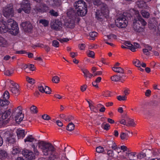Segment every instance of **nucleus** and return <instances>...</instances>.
<instances>
[{
  "mask_svg": "<svg viewBox=\"0 0 160 160\" xmlns=\"http://www.w3.org/2000/svg\"><path fill=\"white\" fill-rule=\"evenodd\" d=\"M38 147L40 148L43 155L49 156V160H57L59 154L56 151V149L51 143L41 141L38 143Z\"/></svg>",
  "mask_w": 160,
  "mask_h": 160,
  "instance_id": "nucleus-1",
  "label": "nucleus"
},
{
  "mask_svg": "<svg viewBox=\"0 0 160 160\" xmlns=\"http://www.w3.org/2000/svg\"><path fill=\"white\" fill-rule=\"evenodd\" d=\"M5 22H0V33H4L8 32L12 35H16L19 32V28L17 22L14 20L9 18L7 23Z\"/></svg>",
  "mask_w": 160,
  "mask_h": 160,
  "instance_id": "nucleus-2",
  "label": "nucleus"
},
{
  "mask_svg": "<svg viewBox=\"0 0 160 160\" xmlns=\"http://www.w3.org/2000/svg\"><path fill=\"white\" fill-rule=\"evenodd\" d=\"M73 9L77 15L81 17L85 16L87 13L86 3L83 0H79L73 3Z\"/></svg>",
  "mask_w": 160,
  "mask_h": 160,
  "instance_id": "nucleus-3",
  "label": "nucleus"
},
{
  "mask_svg": "<svg viewBox=\"0 0 160 160\" xmlns=\"http://www.w3.org/2000/svg\"><path fill=\"white\" fill-rule=\"evenodd\" d=\"M133 23L134 30L138 32L143 31L144 28L143 27L146 25L147 22L139 14L138 15L137 18L135 19Z\"/></svg>",
  "mask_w": 160,
  "mask_h": 160,
  "instance_id": "nucleus-4",
  "label": "nucleus"
},
{
  "mask_svg": "<svg viewBox=\"0 0 160 160\" xmlns=\"http://www.w3.org/2000/svg\"><path fill=\"white\" fill-rule=\"evenodd\" d=\"M32 147L33 148L34 154L33 152L30 150L25 149L22 151V154L24 157L27 158L28 160H32L35 158V156L39 154V152L37 148V146L34 144L32 145Z\"/></svg>",
  "mask_w": 160,
  "mask_h": 160,
  "instance_id": "nucleus-5",
  "label": "nucleus"
},
{
  "mask_svg": "<svg viewBox=\"0 0 160 160\" xmlns=\"http://www.w3.org/2000/svg\"><path fill=\"white\" fill-rule=\"evenodd\" d=\"M126 13H124L122 15L118 17L115 20V23L117 26L121 28H126L128 24V22L127 20Z\"/></svg>",
  "mask_w": 160,
  "mask_h": 160,
  "instance_id": "nucleus-6",
  "label": "nucleus"
},
{
  "mask_svg": "<svg viewBox=\"0 0 160 160\" xmlns=\"http://www.w3.org/2000/svg\"><path fill=\"white\" fill-rule=\"evenodd\" d=\"M3 137V138L5 139L6 143L8 145L13 144L15 142V138L12 136V134L9 132H6L4 133Z\"/></svg>",
  "mask_w": 160,
  "mask_h": 160,
  "instance_id": "nucleus-7",
  "label": "nucleus"
},
{
  "mask_svg": "<svg viewBox=\"0 0 160 160\" xmlns=\"http://www.w3.org/2000/svg\"><path fill=\"white\" fill-rule=\"evenodd\" d=\"M11 113V112L9 110L6 111L2 114L0 118V121L2 122V125H5L9 122Z\"/></svg>",
  "mask_w": 160,
  "mask_h": 160,
  "instance_id": "nucleus-8",
  "label": "nucleus"
},
{
  "mask_svg": "<svg viewBox=\"0 0 160 160\" xmlns=\"http://www.w3.org/2000/svg\"><path fill=\"white\" fill-rule=\"evenodd\" d=\"M3 15L6 17H8L9 16H13L14 15V10L13 6L8 5L6 7L3 8L2 11Z\"/></svg>",
  "mask_w": 160,
  "mask_h": 160,
  "instance_id": "nucleus-9",
  "label": "nucleus"
},
{
  "mask_svg": "<svg viewBox=\"0 0 160 160\" xmlns=\"http://www.w3.org/2000/svg\"><path fill=\"white\" fill-rule=\"evenodd\" d=\"M21 109L22 107L19 106L17 108V109L15 111L16 113H17L15 117V119L16 121L18 123L22 121L24 117V114L22 113Z\"/></svg>",
  "mask_w": 160,
  "mask_h": 160,
  "instance_id": "nucleus-10",
  "label": "nucleus"
},
{
  "mask_svg": "<svg viewBox=\"0 0 160 160\" xmlns=\"http://www.w3.org/2000/svg\"><path fill=\"white\" fill-rule=\"evenodd\" d=\"M21 26L26 32H31L33 28L32 24L29 22H25L21 23Z\"/></svg>",
  "mask_w": 160,
  "mask_h": 160,
  "instance_id": "nucleus-11",
  "label": "nucleus"
},
{
  "mask_svg": "<svg viewBox=\"0 0 160 160\" xmlns=\"http://www.w3.org/2000/svg\"><path fill=\"white\" fill-rule=\"evenodd\" d=\"M24 1L21 4L22 9L26 13H29L30 11V6L29 0H23Z\"/></svg>",
  "mask_w": 160,
  "mask_h": 160,
  "instance_id": "nucleus-12",
  "label": "nucleus"
},
{
  "mask_svg": "<svg viewBox=\"0 0 160 160\" xmlns=\"http://www.w3.org/2000/svg\"><path fill=\"white\" fill-rule=\"evenodd\" d=\"M51 24V28L53 30H59L62 28V22L58 19L54 20Z\"/></svg>",
  "mask_w": 160,
  "mask_h": 160,
  "instance_id": "nucleus-13",
  "label": "nucleus"
},
{
  "mask_svg": "<svg viewBox=\"0 0 160 160\" xmlns=\"http://www.w3.org/2000/svg\"><path fill=\"white\" fill-rule=\"evenodd\" d=\"M38 89L39 91L42 93L45 92L47 94H50L51 93V90L50 88L44 86L43 84L39 85L38 86Z\"/></svg>",
  "mask_w": 160,
  "mask_h": 160,
  "instance_id": "nucleus-14",
  "label": "nucleus"
},
{
  "mask_svg": "<svg viewBox=\"0 0 160 160\" xmlns=\"http://www.w3.org/2000/svg\"><path fill=\"white\" fill-rule=\"evenodd\" d=\"M17 135L18 139L20 138H23L25 134V131L23 129H18L16 132Z\"/></svg>",
  "mask_w": 160,
  "mask_h": 160,
  "instance_id": "nucleus-15",
  "label": "nucleus"
},
{
  "mask_svg": "<svg viewBox=\"0 0 160 160\" xmlns=\"http://www.w3.org/2000/svg\"><path fill=\"white\" fill-rule=\"evenodd\" d=\"M101 8V11L102 13L104 14H107L108 13V10L107 9V7L106 4L102 2L99 6Z\"/></svg>",
  "mask_w": 160,
  "mask_h": 160,
  "instance_id": "nucleus-16",
  "label": "nucleus"
},
{
  "mask_svg": "<svg viewBox=\"0 0 160 160\" xmlns=\"http://www.w3.org/2000/svg\"><path fill=\"white\" fill-rule=\"evenodd\" d=\"M75 22L72 19H70L68 22H66L65 23V25L67 28H70L71 29L73 28L75 26Z\"/></svg>",
  "mask_w": 160,
  "mask_h": 160,
  "instance_id": "nucleus-17",
  "label": "nucleus"
},
{
  "mask_svg": "<svg viewBox=\"0 0 160 160\" xmlns=\"http://www.w3.org/2000/svg\"><path fill=\"white\" fill-rule=\"evenodd\" d=\"M19 86L16 85V86L14 87H10L11 92L15 95H18L19 94V90L18 89Z\"/></svg>",
  "mask_w": 160,
  "mask_h": 160,
  "instance_id": "nucleus-18",
  "label": "nucleus"
},
{
  "mask_svg": "<svg viewBox=\"0 0 160 160\" xmlns=\"http://www.w3.org/2000/svg\"><path fill=\"white\" fill-rule=\"evenodd\" d=\"M81 70L84 74V77L86 78H90L93 76L92 74L90 73L89 71L85 68H82Z\"/></svg>",
  "mask_w": 160,
  "mask_h": 160,
  "instance_id": "nucleus-19",
  "label": "nucleus"
},
{
  "mask_svg": "<svg viewBox=\"0 0 160 160\" xmlns=\"http://www.w3.org/2000/svg\"><path fill=\"white\" fill-rule=\"evenodd\" d=\"M125 46H127L128 48L132 52L136 51V48L134 47V46L131 44L129 42L126 41L124 42Z\"/></svg>",
  "mask_w": 160,
  "mask_h": 160,
  "instance_id": "nucleus-20",
  "label": "nucleus"
},
{
  "mask_svg": "<svg viewBox=\"0 0 160 160\" xmlns=\"http://www.w3.org/2000/svg\"><path fill=\"white\" fill-rule=\"evenodd\" d=\"M112 68V70L115 72L122 74L124 73V69L120 67L114 66Z\"/></svg>",
  "mask_w": 160,
  "mask_h": 160,
  "instance_id": "nucleus-21",
  "label": "nucleus"
},
{
  "mask_svg": "<svg viewBox=\"0 0 160 160\" xmlns=\"http://www.w3.org/2000/svg\"><path fill=\"white\" fill-rule=\"evenodd\" d=\"M7 152L3 150H0V158L2 160L5 159L7 157Z\"/></svg>",
  "mask_w": 160,
  "mask_h": 160,
  "instance_id": "nucleus-22",
  "label": "nucleus"
},
{
  "mask_svg": "<svg viewBox=\"0 0 160 160\" xmlns=\"http://www.w3.org/2000/svg\"><path fill=\"white\" fill-rule=\"evenodd\" d=\"M126 154L127 155V156L130 160H135V158L136 157V153L135 152H131L127 153Z\"/></svg>",
  "mask_w": 160,
  "mask_h": 160,
  "instance_id": "nucleus-23",
  "label": "nucleus"
},
{
  "mask_svg": "<svg viewBox=\"0 0 160 160\" xmlns=\"http://www.w3.org/2000/svg\"><path fill=\"white\" fill-rule=\"evenodd\" d=\"M9 102L7 99H0V105L3 107L5 106L9 103Z\"/></svg>",
  "mask_w": 160,
  "mask_h": 160,
  "instance_id": "nucleus-24",
  "label": "nucleus"
},
{
  "mask_svg": "<svg viewBox=\"0 0 160 160\" xmlns=\"http://www.w3.org/2000/svg\"><path fill=\"white\" fill-rule=\"evenodd\" d=\"M35 138L33 137L32 135H30L28 136L24 140L25 142H32Z\"/></svg>",
  "mask_w": 160,
  "mask_h": 160,
  "instance_id": "nucleus-25",
  "label": "nucleus"
},
{
  "mask_svg": "<svg viewBox=\"0 0 160 160\" xmlns=\"http://www.w3.org/2000/svg\"><path fill=\"white\" fill-rule=\"evenodd\" d=\"M122 77L120 75H115L112 76L111 78V80L114 82H117L121 79V78Z\"/></svg>",
  "mask_w": 160,
  "mask_h": 160,
  "instance_id": "nucleus-26",
  "label": "nucleus"
},
{
  "mask_svg": "<svg viewBox=\"0 0 160 160\" xmlns=\"http://www.w3.org/2000/svg\"><path fill=\"white\" fill-rule=\"evenodd\" d=\"M39 22L45 27L48 26L49 23L48 21L44 19H40L39 21Z\"/></svg>",
  "mask_w": 160,
  "mask_h": 160,
  "instance_id": "nucleus-27",
  "label": "nucleus"
},
{
  "mask_svg": "<svg viewBox=\"0 0 160 160\" xmlns=\"http://www.w3.org/2000/svg\"><path fill=\"white\" fill-rule=\"evenodd\" d=\"M104 15L102 13L101 11L100 12L99 10H97L96 12V18L98 20L102 18L103 17L102 15Z\"/></svg>",
  "mask_w": 160,
  "mask_h": 160,
  "instance_id": "nucleus-28",
  "label": "nucleus"
},
{
  "mask_svg": "<svg viewBox=\"0 0 160 160\" xmlns=\"http://www.w3.org/2000/svg\"><path fill=\"white\" fill-rule=\"evenodd\" d=\"M141 12L143 17L146 18H148L150 14L148 12L145 10H142Z\"/></svg>",
  "mask_w": 160,
  "mask_h": 160,
  "instance_id": "nucleus-29",
  "label": "nucleus"
},
{
  "mask_svg": "<svg viewBox=\"0 0 160 160\" xmlns=\"http://www.w3.org/2000/svg\"><path fill=\"white\" fill-rule=\"evenodd\" d=\"M74 125L72 122H70L67 126V129L68 130L71 131L74 128Z\"/></svg>",
  "mask_w": 160,
  "mask_h": 160,
  "instance_id": "nucleus-30",
  "label": "nucleus"
},
{
  "mask_svg": "<svg viewBox=\"0 0 160 160\" xmlns=\"http://www.w3.org/2000/svg\"><path fill=\"white\" fill-rule=\"evenodd\" d=\"M138 7L140 8H144L146 5V3L143 1H141L138 2Z\"/></svg>",
  "mask_w": 160,
  "mask_h": 160,
  "instance_id": "nucleus-31",
  "label": "nucleus"
},
{
  "mask_svg": "<svg viewBox=\"0 0 160 160\" xmlns=\"http://www.w3.org/2000/svg\"><path fill=\"white\" fill-rule=\"evenodd\" d=\"M89 34L92 38L91 39L92 40H94L95 38L97 36L98 33L95 32H90Z\"/></svg>",
  "mask_w": 160,
  "mask_h": 160,
  "instance_id": "nucleus-32",
  "label": "nucleus"
},
{
  "mask_svg": "<svg viewBox=\"0 0 160 160\" xmlns=\"http://www.w3.org/2000/svg\"><path fill=\"white\" fill-rule=\"evenodd\" d=\"M102 128L105 130L107 131L108 130L110 127L109 124L107 123L105 124L102 123L101 125Z\"/></svg>",
  "mask_w": 160,
  "mask_h": 160,
  "instance_id": "nucleus-33",
  "label": "nucleus"
},
{
  "mask_svg": "<svg viewBox=\"0 0 160 160\" xmlns=\"http://www.w3.org/2000/svg\"><path fill=\"white\" fill-rule=\"evenodd\" d=\"M128 123L127 124V126H133L135 125V123L133 122V120L130 118L128 119L127 120Z\"/></svg>",
  "mask_w": 160,
  "mask_h": 160,
  "instance_id": "nucleus-34",
  "label": "nucleus"
},
{
  "mask_svg": "<svg viewBox=\"0 0 160 160\" xmlns=\"http://www.w3.org/2000/svg\"><path fill=\"white\" fill-rule=\"evenodd\" d=\"M51 15L52 16L57 17L58 16V13L57 12L55 11L53 9L50 10L49 12Z\"/></svg>",
  "mask_w": 160,
  "mask_h": 160,
  "instance_id": "nucleus-35",
  "label": "nucleus"
},
{
  "mask_svg": "<svg viewBox=\"0 0 160 160\" xmlns=\"http://www.w3.org/2000/svg\"><path fill=\"white\" fill-rule=\"evenodd\" d=\"M120 137L122 140H127L128 136L126 133L122 132L120 134Z\"/></svg>",
  "mask_w": 160,
  "mask_h": 160,
  "instance_id": "nucleus-36",
  "label": "nucleus"
},
{
  "mask_svg": "<svg viewBox=\"0 0 160 160\" xmlns=\"http://www.w3.org/2000/svg\"><path fill=\"white\" fill-rule=\"evenodd\" d=\"M96 151L98 153H103L104 152V149L101 146H99L96 148Z\"/></svg>",
  "mask_w": 160,
  "mask_h": 160,
  "instance_id": "nucleus-37",
  "label": "nucleus"
},
{
  "mask_svg": "<svg viewBox=\"0 0 160 160\" xmlns=\"http://www.w3.org/2000/svg\"><path fill=\"white\" fill-rule=\"evenodd\" d=\"M9 93L8 91H5L3 95V98L8 99L9 98Z\"/></svg>",
  "mask_w": 160,
  "mask_h": 160,
  "instance_id": "nucleus-38",
  "label": "nucleus"
},
{
  "mask_svg": "<svg viewBox=\"0 0 160 160\" xmlns=\"http://www.w3.org/2000/svg\"><path fill=\"white\" fill-rule=\"evenodd\" d=\"M12 154L14 156L18 154L20 152L19 149L17 148H14L12 151Z\"/></svg>",
  "mask_w": 160,
  "mask_h": 160,
  "instance_id": "nucleus-39",
  "label": "nucleus"
},
{
  "mask_svg": "<svg viewBox=\"0 0 160 160\" xmlns=\"http://www.w3.org/2000/svg\"><path fill=\"white\" fill-rule=\"evenodd\" d=\"M52 45L53 46L56 48H58L59 47V42L57 40H54L52 42Z\"/></svg>",
  "mask_w": 160,
  "mask_h": 160,
  "instance_id": "nucleus-40",
  "label": "nucleus"
},
{
  "mask_svg": "<svg viewBox=\"0 0 160 160\" xmlns=\"http://www.w3.org/2000/svg\"><path fill=\"white\" fill-rule=\"evenodd\" d=\"M52 80L53 82L55 83H58L60 79L58 77L55 76L53 77Z\"/></svg>",
  "mask_w": 160,
  "mask_h": 160,
  "instance_id": "nucleus-41",
  "label": "nucleus"
},
{
  "mask_svg": "<svg viewBox=\"0 0 160 160\" xmlns=\"http://www.w3.org/2000/svg\"><path fill=\"white\" fill-rule=\"evenodd\" d=\"M30 110L32 112L34 113H36L38 112V111L37 110V108L34 105L31 107Z\"/></svg>",
  "mask_w": 160,
  "mask_h": 160,
  "instance_id": "nucleus-42",
  "label": "nucleus"
},
{
  "mask_svg": "<svg viewBox=\"0 0 160 160\" xmlns=\"http://www.w3.org/2000/svg\"><path fill=\"white\" fill-rule=\"evenodd\" d=\"M97 107H101V108L99 110L100 112H103L105 111V107L101 104H98L97 105Z\"/></svg>",
  "mask_w": 160,
  "mask_h": 160,
  "instance_id": "nucleus-43",
  "label": "nucleus"
},
{
  "mask_svg": "<svg viewBox=\"0 0 160 160\" xmlns=\"http://www.w3.org/2000/svg\"><path fill=\"white\" fill-rule=\"evenodd\" d=\"M127 97L125 96L119 95L117 96V99L119 101H124L126 100Z\"/></svg>",
  "mask_w": 160,
  "mask_h": 160,
  "instance_id": "nucleus-44",
  "label": "nucleus"
},
{
  "mask_svg": "<svg viewBox=\"0 0 160 160\" xmlns=\"http://www.w3.org/2000/svg\"><path fill=\"white\" fill-rule=\"evenodd\" d=\"M88 55L89 57L93 58L95 57V53L93 51L89 50L88 53Z\"/></svg>",
  "mask_w": 160,
  "mask_h": 160,
  "instance_id": "nucleus-45",
  "label": "nucleus"
},
{
  "mask_svg": "<svg viewBox=\"0 0 160 160\" xmlns=\"http://www.w3.org/2000/svg\"><path fill=\"white\" fill-rule=\"evenodd\" d=\"M101 0H94L93 2V4L97 6H99L102 3Z\"/></svg>",
  "mask_w": 160,
  "mask_h": 160,
  "instance_id": "nucleus-46",
  "label": "nucleus"
},
{
  "mask_svg": "<svg viewBox=\"0 0 160 160\" xmlns=\"http://www.w3.org/2000/svg\"><path fill=\"white\" fill-rule=\"evenodd\" d=\"M26 79L27 82L31 84H33L35 83L34 80L32 78L27 77L26 78Z\"/></svg>",
  "mask_w": 160,
  "mask_h": 160,
  "instance_id": "nucleus-47",
  "label": "nucleus"
},
{
  "mask_svg": "<svg viewBox=\"0 0 160 160\" xmlns=\"http://www.w3.org/2000/svg\"><path fill=\"white\" fill-rule=\"evenodd\" d=\"M42 119L45 120H51L52 121V120L51 119V118L50 117V116L47 114L43 115L42 116Z\"/></svg>",
  "mask_w": 160,
  "mask_h": 160,
  "instance_id": "nucleus-48",
  "label": "nucleus"
},
{
  "mask_svg": "<svg viewBox=\"0 0 160 160\" xmlns=\"http://www.w3.org/2000/svg\"><path fill=\"white\" fill-rule=\"evenodd\" d=\"M74 119V117L71 115L68 116L65 119V121L67 122H70Z\"/></svg>",
  "mask_w": 160,
  "mask_h": 160,
  "instance_id": "nucleus-49",
  "label": "nucleus"
},
{
  "mask_svg": "<svg viewBox=\"0 0 160 160\" xmlns=\"http://www.w3.org/2000/svg\"><path fill=\"white\" fill-rule=\"evenodd\" d=\"M133 63L137 67H139L141 66V62L138 60H137L136 61H133Z\"/></svg>",
  "mask_w": 160,
  "mask_h": 160,
  "instance_id": "nucleus-50",
  "label": "nucleus"
},
{
  "mask_svg": "<svg viewBox=\"0 0 160 160\" xmlns=\"http://www.w3.org/2000/svg\"><path fill=\"white\" fill-rule=\"evenodd\" d=\"M28 65L23 64L21 66V68L22 69L25 70V71L28 72L27 71V70L28 69Z\"/></svg>",
  "mask_w": 160,
  "mask_h": 160,
  "instance_id": "nucleus-51",
  "label": "nucleus"
},
{
  "mask_svg": "<svg viewBox=\"0 0 160 160\" xmlns=\"http://www.w3.org/2000/svg\"><path fill=\"white\" fill-rule=\"evenodd\" d=\"M12 73L13 72L12 71H10L9 70H6L4 72L5 74L8 76H11Z\"/></svg>",
  "mask_w": 160,
  "mask_h": 160,
  "instance_id": "nucleus-52",
  "label": "nucleus"
},
{
  "mask_svg": "<svg viewBox=\"0 0 160 160\" xmlns=\"http://www.w3.org/2000/svg\"><path fill=\"white\" fill-rule=\"evenodd\" d=\"M85 47V45L84 43L80 44L78 45V47L81 50H84Z\"/></svg>",
  "mask_w": 160,
  "mask_h": 160,
  "instance_id": "nucleus-53",
  "label": "nucleus"
},
{
  "mask_svg": "<svg viewBox=\"0 0 160 160\" xmlns=\"http://www.w3.org/2000/svg\"><path fill=\"white\" fill-rule=\"evenodd\" d=\"M58 40L61 43H63L64 42H66L68 41L69 40L68 38H60L58 39Z\"/></svg>",
  "mask_w": 160,
  "mask_h": 160,
  "instance_id": "nucleus-54",
  "label": "nucleus"
},
{
  "mask_svg": "<svg viewBox=\"0 0 160 160\" xmlns=\"http://www.w3.org/2000/svg\"><path fill=\"white\" fill-rule=\"evenodd\" d=\"M45 7V9H42V12H44L47 11L48 9V7L45 4H42V7L41 8Z\"/></svg>",
  "mask_w": 160,
  "mask_h": 160,
  "instance_id": "nucleus-55",
  "label": "nucleus"
},
{
  "mask_svg": "<svg viewBox=\"0 0 160 160\" xmlns=\"http://www.w3.org/2000/svg\"><path fill=\"white\" fill-rule=\"evenodd\" d=\"M107 154L109 157H113L114 155L113 151L112 150H109L107 151Z\"/></svg>",
  "mask_w": 160,
  "mask_h": 160,
  "instance_id": "nucleus-56",
  "label": "nucleus"
},
{
  "mask_svg": "<svg viewBox=\"0 0 160 160\" xmlns=\"http://www.w3.org/2000/svg\"><path fill=\"white\" fill-rule=\"evenodd\" d=\"M113 144V141H109L107 142V146L111 148V146Z\"/></svg>",
  "mask_w": 160,
  "mask_h": 160,
  "instance_id": "nucleus-57",
  "label": "nucleus"
},
{
  "mask_svg": "<svg viewBox=\"0 0 160 160\" xmlns=\"http://www.w3.org/2000/svg\"><path fill=\"white\" fill-rule=\"evenodd\" d=\"M16 53L18 54H23L27 53V52L25 50H21L16 51Z\"/></svg>",
  "mask_w": 160,
  "mask_h": 160,
  "instance_id": "nucleus-58",
  "label": "nucleus"
},
{
  "mask_svg": "<svg viewBox=\"0 0 160 160\" xmlns=\"http://www.w3.org/2000/svg\"><path fill=\"white\" fill-rule=\"evenodd\" d=\"M28 69L32 71H34V65L31 64L28 65Z\"/></svg>",
  "mask_w": 160,
  "mask_h": 160,
  "instance_id": "nucleus-59",
  "label": "nucleus"
},
{
  "mask_svg": "<svg viewBox=\"0 0 160 160\" xmlns=\"http://www.w3.org/2000/svg\"><path fill=\"white\" fill-rule=\"evenodd\" d=\"M151 91L149 89H147L146 90L145 93V96L147 97H149L150 96L151 94Z\"/></svg>",
  "mask_w": 160,
  "mask_h": 160,
  "instance_id": "nucleus-60",
  "label": "nucleus"
},
{
  "mask_svg": "<svg viewBox=\"0 0 160 160\" xmlns=\"http://www.w3.org/2000/svg\"><path fill=\"white\" fill-rule=\"evenodd\" d=\"M103 95L106 97H111L110 92L107 91L104 93Z\"/></svg>",
  "mask_w": 160,
  "mask_h": 160,
  "instance_id": "nucleus-61",
  "label": "nucleus"
},
{
  "mask_svg": "<svg viewBox=\"0 0 160 160\" xmlns=\"http://www.w3.org/2000/svg\"><path fill=\"white\" fill-rule=\"evenodd\" d=\"M87 87V86L85 85L82 86L81 87V88H80L82 92H83L85 91L86 90Z\"/></svg>",
  "mask_w": 160,
  "mask_h": 160,
  "instance_id": "nucleus-62",
  "label": "nucleus"
},
{
  "mask_svg": "<svg viewBox=\"0 0 160 160\" xmlns=\"http://www.w3.org/2000/svg\"><path fill=\"white\" fill-rule=\"evenodd\" d=\"M143 52L144 54L147 55H148L149 54V52L148 49L144 48L143 49Z\"/></svg>",
  "mask_w": 160,
  "mask_h": 160,
  "instance_id": "nucleus-63",
  "label": "nucleus"
},
{
  "mask_svg": "<svg viewBox=\"0 0 160 160\" xmlns=\"http://www.w3.org/2000/svg\"><path fill=\"white\" fill-rule=\"evenodd\" d=\"M4 42V38L0 36V45L1 46Z\"/></svg>",
  "mask_w": 160,
  "mask_h": 160,
  "instance_id": "nucleus-64",
  "label": "nucleus"
}]
</instances>
